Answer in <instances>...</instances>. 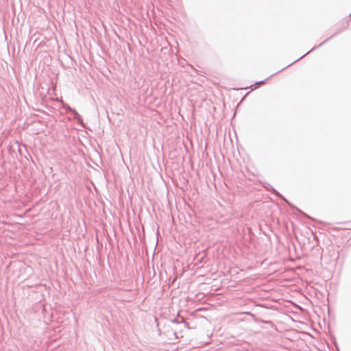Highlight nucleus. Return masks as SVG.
<instances>
[{
    "label": "nucleus",
    "instance_id": "nucleus-1",
    "mask_svg": "<svg viewBox=\"0 0 351 351\" xmlns=\"http://www.w3.org/2000/svg\"><path fill=\"white\" fill-rule=\"evenodd\" d=\"M326 42H327V40H324V42H322V43H320L318 46L317 47H315L313 48H312L311 50H310L308 52H307L306 54H304V56H302V57H300V58H298V60H300L302 59V58H304L306 55L308 54L311 51L315 50V49L318 48L319 47H320L322 44L325 43Z\"/></svg>",
    "mask_w": 351,
    "mask_h": 351
},
{
    "label": "nucleus",
    "instance_id": "nucleus-2",
    "mask_svg": "<svg viewBox=\"0 0 351 351\" xmlns=\"http://www.w3.org/2000/svg\"><path fill=\"white\" fill-rule=\"evenodd\" d=\"M274 192H275V193H276V195H278V196H280L282 199H285V198H284V197H282V195H281L278 192H277V191H275Z\"/></svg>",
    "mask_w": 351,
    "mask_h": 351
},
{
    "label": "nucleus",
    "instance_id": "nucleus-3",
    "mask_svg": "<svg viewBox=\"0 0 351 351\" xmlns=\"http://www.w3.org/2000/svg\"><path fill=\"white\" fill-rule=\"evenodd\" d=\"M69 109L71 110V109L70 108H69ZM72 111H73V110H72ZM73 112H74L75 114H77V111L73 110Z\"/></svg>",
    "mask_w": 351,
    "mask_h": 351
},
{
    "label": "nucleus",
    "instance_id": "nucleus-4",
    "mask_svg": "<svg viewBox=\"0 0 351 351\" xmlns=\"http://www.w3.org/2000/svg\"><path fill=\"white\" fill-rule=\"evenodd\" d=\"M332 38V36H330V38H328V40H329L330 38ZM326 40H328V39H326Z\"/></svg>",
    "mask_w": 351,
    "mask_h": 351
},
{
    "label": "nucleus",
    "instance_id": "nucleus-5",
    "mask_svg": "<svg viewBox=\"0 0 351 351\" xmlns=\"http://www.w3.org/2000/svg\"><path fill=\"white\" fill-rule=\"evenodd\" d=\"M332 38V36H330V38H328V40H329L330 38ZM326 40H328V39H326Z\"/></svg>",
    "mask_w": 351,
    "mask_h": 351
}]
</instances>
